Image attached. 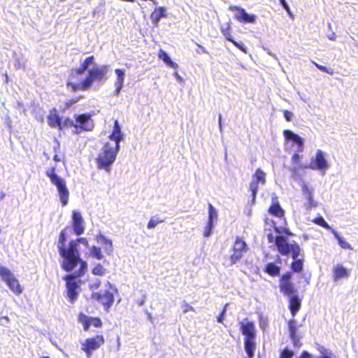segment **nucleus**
<instances>
[{
	"label": "nucleus",
	"mask_w": 358,
	"mask_h": 358,
	"mask_svg": "<svg viewBox=\"0 0 358 358\" xmlns=\"http://www.w3.org/2000/svg\"><path fill=\"white\" fill-rule=\"evenodd\" d=\"M294 351L288 349L287 348L283 349L280 354L279 358H292L294 356Z\"/></svg>",
	"instance_id": "44"
},
{
	"label": "nucleus",
	"mask_w": 358,
	"mask_h": 358,
	"mask_svg": "<svg viewBox=\"0 0 358 358\" xmlns=\"http://www.w3.org/2000/svg\"><path fill=\"white\" fill-rule=\"evenodd\" d=\"M292 244L287 243V238L282 236H276L275 245L278 252L282 255H287L290 253V248Z\"/></svg>",
	"instance_id": "19"
},
{
	"label": "nucleus",
	"mask_w": 358,
	"mask_h": 358,
	"mask_svg": "<svg viewBox=\"0 0 358 358\" xmlns=\"http://www.w3.org/2000/svg\"><path fill=\"white\" fill-rule=\"evenodd\" d=\"M0 278L14 294L19 295L22 292L23 289L18 280L8 268L0 266Z\"/></svg>",
	"instance_id": "6"
},
{
	"label": "nucleus",
	"mask_w": 358,
	"mask_h": 358,
	"mask_svg": "<svg viewBox=\"0 0 358 358\" xmlns=\"http://www.w3.org/2000/svg\"><path fill=\"white\" fill-rule=\"evenodd\" d=\"M313 64H315V66L319 69L322 72H324V73H327L329 75H333L334 74V70L331 68H327L323 65H320L316 62H313Z\"/></svg>",
	"instance_id": "46"
},
{
	"label": "nucleus",
	"mask_w": 358,
	"mask_h": 358,
	"mask_svg": "<svg viewBox=\"0 0 358 358\" xmlns=\"http://www.w3.org/2000/svg\"><path fill=\"white\" fill-rule=\"evenodd\" d=\"M307 200V203H306V208L308 209H312L313 208H315L317 206V203L314 201L313 195H311L309 196L305 197Z\"/></svg>",
	"instance_id": "45"
},
{
	"label": "nucleus",
	"mask_w": 358,
	"mask_h": 358,
	"mask_svg": "<svg viewBox=\"0 0 358 358\" xmlns=\"http://www.w3.org/2000/svg\"><path fill=\"white\" fill-rule=\"evenodd\" d=\"M162 222H163V220H160L159 218L152 217L149 220L147 227L149 229H154L155 227H156L158 224L162 223Z\"/></svg>",
	"instance_id": "41"
},
{
	"label": "nucleus",
	"mask_w": 358,
	"mask_h": 358,
	"mask_svg": "<svg viewBox=\"0 0 358 358\" xmlns=\"http://www.w3.org/2000/svg\"><path fill=\"white\" fill-rule=\"evenodd\" d=\"M290 253H292L293 259H299L301 258V257H303V255L301 254V248L297 244L292 245L290 248Z\"/></svg>",
	"instance_id": "38"
},
{
	"label": "nucleus",
	"mask_w": 358,
	"mask_h": 358,
	"mask_svg": "<svg viewBox=\"0 0 358 358\" xmlns=\"http://www.w3.org/2000/svg\"><path fill=\"white\" fill-rule=\"evenodd\" d=\"M229 10L236 12L234 18L242 23H254L256 16L254 14H248L245 10L237 6H231Z\"/></svg>",
	"instance_id": "14"
},
{
	"label": "nucleus",
	"mask_w": 358,
	"mask_h": 358,
	"mask_svg": "<svg viewBox=\"0 0 358 358\" xmlns=\"http://www.w3.org/2000/svg\"><path fill=\"white\" fill-rule=\"evenodd\" d=\"M266 183V173L261 169H257L255 173L252 175L251 182L250 183V190L252 192V200L255 201L259 185H264Z\"/></svg>",
	"instance_id": "12"
},
{
	"label": "nucleus",
	"mask_w": 358,
	"mask_h": 358,
	"mask_svg": "<svg viewBox=\"0 0 358 358\" xmlns=\"http://www.w3.org/2000/svg\"><path fill=\"white\" fill-rule=\"evenodd\" d=\"M268 211L271 215H275L277 217L280 218L284 216V210L279 205L277 199L273 198V203L269 208Z\"/></svg>",
	"instance_id": "29"
},
{
	"label": "nucleus",
	"mask_w": 358,
	"mask_h": 358,
	"mask_svg": "<svg viewBox=\"0 0 358 358\" xmlns=\"http://www.w3.org/2000/svg\"><path fill=\"white\" fill-rule=\"evenodd\" d=\"M96 241L103 245L105 252L111 255L113 252V242L110 239L107 238L104 235L100 234L96 237Z\"/></svg>",
	"instance_id": "20"
},
{
	"label": "nucleus",
	"mask_w": 358,
	"mask_h": 358,
	"mask_svg": "<svg viewBox=\"0 0 358 358\" xmlns=\"http://www.w3.org/2000/svg\"><path fill=\"white\" fill-rule=\"evenodd\" d=\"M100 285H101L100 280L99 279H96L95 280L90 282L89 286H90V289L94 290V289H97L99 287Z\"/></svg>",
	"instance_id": "50"
},
{
	"label": "nucleus",
	"mask_w": 358,
	"mask_h": 358,
	"mask_svg": "<svg viewBox=\"0 0 358 358\" xmlns=\"http://www.w3.org/2000/svg\"><path fill=\"white\" fill-rule=\"evenodd\" d=\"M245 350L248 357L252 358L254 356L255 350V339H244Z\"/></svg>",
	"instance_id": "31"
},
{
	"label": "nucleus",
	"mask_w": 358,
	"mask_h": 358,
	"mask_svg": "<svg viewBox=\"0 0 358 358\" xmlns=\"http://www.w3.org/2000/svg\"><path fill=\"white\" fill-rule=\"evenodd\" d=\"M221 33L226 38V39L231 42L237 48L244 53H247V47L243 43H238L234 40L231 36V27L230 22H227L222 25L220 28Z\"/></svg>",
	"instance_id": "15"
},
{
	"label": "nucleus",
	"mask_w": 358,
	"mask_h": 358,
	"mask_svg": "<svg viewBox=\"0 0 358 358\" xmlns=\"http://www.w3.org/2000/svg\"><path fill=\"white\" fill-rule=\"evenodd\" d=\"M213 228V224L211 223H208L206 227L204 229L203 236L205 237H209L211 234Z\"/></svg>",
	"instance_id": "49"
},
{
	"label": "nucleus",
	"mask_w": 358,
	"mask_h": 358,
	"mask_svg": "<svg viewBox=\"0 0 358 358\" xmlns=\"http://www.w3.org/2000/svg\"><path fill=\"white\" fill-rule=\"evenodd\" d=\"M74 241H76L77 245H78V243H81L85 245L86 247H89L88 241L85 238H79L75 240Z\"/></svg>",
	"instance_id": "53"
},
{
	"label": "nucleus",
	"mask_w": 358,
	"mask_h": 358,
	"mask_svg": "<svg viewBox=\"0 0 358 358\" xmlns=\"http://www.w3.org/2000/svg\"><path fill=\"white\" fill-rule=\"evenodd\" d=\"M35 117L38 121L42 122L43 120V113L36 114Z\"/></svg>",
	"instance_id": "60"
},
{
	"label": "nucleus",
	"mask_w": 358,
	"mask_h": 358,
	"mask_svg": "<svg viewBox=\"0 0 358 358\" xmlns=\"http://www.w3.org/2000/svg\"><path fill=\"white\" fill-rule=\"evenodd\" d=\"M284 136L287 140L294 141L299 146V151H302L303 148V139L299 135L294 134L290 130H285L283 132Z\"/></svg>",
	"instance_id": "25"
},
{
	"label": "nucleus",
	"mask_w": 358,
	"mask_h": 358,
	"mask_svg": "<svg viewBox=\"0 0 358 358\" xmlns=\"http://www.w3.org/2000/svg\"><path fill=\"white\" fill-rule=\"evenodd\" d=\"M90 255L96 258V259L101 260L103 258L101 249L96 246H92L90 248Z\"/></svg>",
	"instance_id": "36"
},
{
	"label": "nucleus",
	"mask_w": 358,
	"mask_h": 358,
	"mask_svg": "<svg viewBox=\"0 0 358 358\" xmlns=\"http://www.w3.org/2000/svg\"><path fill=\"white\" fill-rule=\"evenodd\" d=\"M265 271L272 276L278 275L280 273V267L273 263H268L266 266Z\"/></svg>",
	"instance_id": "34"
},
{
	"label": "nucleus",
	"mask_w": 358,
	"mask_h": 358,
	"mask_svg": "<svg viewBox=\"0 0 358 358\" xmlns=\"http://www.w3.org/2000/svg\"><path fill=\"white\" fill-rule=\"evenodd\" d=\"M301 156L299 154L295 153L293 155L292 157V161L294 164H296L298 165L299 160H300Z\"/></svg>",
	"instance_id": "54"
},
{
	"label": "nucleus",
	"mask_w": 358,
	"mask_h": 358,
	"mask_svg": "<svg viewBox=\"0 0 358 358\" xmlns=\"http://www.w3.org/2000/svg\"><path fill=\"white\" fill-rule=\"evenodd\" d=\"M124 138V134L117 120L115 121L113 132L109 136L110 142L106 143L96 158L97 168L109 173L115 161L120 150V143Z\"/></svg>",
	"instance_id": "2"
},
{
	"label": "nucleus",
	"mask_w": 358,
	"mask_h": 358,
	"mask_svg": "<svg viewBox=\"0 0 358 358\" xmlns=\"http://www.w3.org/2000/svg\"><path fill=\"white\" fill-rule=\"evenodd\" d=\"M84 219L81 213L78 211L73 210L72 212V227L74 233L77 236H80L84 233Z\"/></svg>",
	"instance_id": "16"
},
{
	"label": "nucleus",
	"mask_w": 358,
	"mask_h": 358,
	"mask_svg": "<svg viewBox=\"0 0 358 358\" xmlns=\"http://www.w3.org/2000/svg\"><path fill=\"white\" fill-rule=\"evenodd\" d=\"M241 331L245 336L244 339H255V327L252 322L243 320L241 323Z\"/></svg>",
	"instance_id": "18"
},
{
	"label": "nucleus",
	"mask_w": 358,
	"mask_h": 358,
	"mask_svg": "<svg viewBox=\"0 0 358 358\" xmlns=\"http://www.w3.org/2000/svg\"><path fill=\"white\" fill-rule=\"evenodd\" d=\"M110 287V284L108 282L104 289L92 294V298L101 303L106 310H108L114 302L113 293L109 290Z\"/></svg>",
	"instance_id": "8"
},
{
	"label": "nucleus",
	"mask_w": 358,
	"mask_h": 358,
	"mask_svg": "<svg viewBox=\"0 0 358 358\" xmlns=\"http://www.w3.org/2000/svg\"><path fill=\"white\" fill-rule=\"evenodd\" d=\"M75 117L76 123H74V122L70 118H66L64 121H62V120L61 126H59V129H63L69 127H73V132L79 133L83 130L91 131L93 129L94 124L90 115H75Z\"/></svg>",
	"instance_id": "4"
},
{
	"label": "nucleus",
	"mask_w": 358,
	"mask_h": 358,
	"mask_svg": "<svg viewBox=\"0 0 358 358\" xmlns=\"http://www.w3.org/2000/svg\"><path fill=\"white\" fill-rule=\"evenodd\" d=\"M61 120L62 118L57 114L56 109L53 108L50 111L48 116V124L50 127L59 129Z\"/></svg>",
	"instance_id": "23"
},
{
	"label": "nucleus",
	"mask_w": 358,
	"mask_h": 358,
	"mask_svg": "<svg viewBox=\"0 0 358 358\" xmlns=\"http://www.w3.org/2000/svg\"><path fill=\"white\" fill-rule=\"evenodd\" d=\"M3 320H6L7 322H8L10 320L7 316L0 317V325L6 326V324L3 322Z\"/></svg>",
	"instance_id": "59"
},
{
	"label": "nucleus",
	"mask_w": 358,
	"mask_h": 358,
	"mask_svg": "<svg viewBox=\"0 0 358 358\" xmlns=\"http://www.w3.org/2000/svg\"><path fill=\"white\" fill-rule=\"evenodd\" d=\"M284 136L287 140L294 141L299 146V151H302L303 148V139L299 135L294 134L290 130H285L283 132Z\"/></svg>",
	"instance_id": "27"
},
{
	"label": "nucleus",
	"mask_w": 358,
	"mask_h": 358,
	"mask_svg": "<svg viewBox=\"0 0 358 358\" xmlns=\"http://www.w3.org/2000/svg\"><path fill=\"white\" fill-rule=\"evenodd\" d=\"M227 306H228V304L227 303L224 306V309H223L221 315L217 317V322H220V323H222V321H223V316H224V313H226Z\"/></svg>",
	"instance_id": "56"
},
{
	"label": "nucleus",
	"mask_w": 358,
	"mask_h": 358,
	"mask_svg": "<svg viewBox=\"0 0 358 358\" xmlns=\"http://www.w3.org/2000/svg\"><path fill=\"white\" fill-rule=\"evenodd\" d=\"M78 321L83 324L85 331H88L91 326L101 327L102 325V322L99 318L90 317L84 313L79 315Z\"/></svg>",
	"instance_id": "17"
},
{
	"label": "nucleus",
	"mask_w": 358,
	"mask_h": 358,
	"mask_svg": "<svg viewBox=\"0 0 358 358\" xmlns=\"http://www.w3.org/2000/svg\"><path fill=\"white\" fill-rule=\"evenodd\" d=\"M284 136L287 140L294 141L299 146V151H302L303 148V139L299 135L294 134L290 130H285L283 132Z\"/></svg>",
	"instance_id": "24"
},
{
	"label": "nucleus",
	"mask_w": 358,
	"mask_h": 358,
	"mask_svg": "<svg viewBox=\"0 0 358 358\" xmlns=\"http://www.w3.org/2000/svg\"><path fill=\"white\" fill-rule=\"evenodd\" d=\"M301 191H302L303 195L305 197H306V196L310 197V196L313 195V191H314L313 188L310 187L306 182H304V181L301 182Z\"/></svg>",
	"instance_id": "39"
},
{
	"label": "nucleus",
	"mask_w": 358,
	"mask_h": 358,
	"mask_svg": "<svg viewBox=\"0 0 358 358\" xmlns=\"http://www.w3.org/2000/svg\"><path fill=\"white\" fill-rule=\"evenodd\" d=\"M65 241V234L62 231L59 235L57 248L60 256L63 258L62 268L67 272H70L79 264L80 273L78 275L85 274L87 268V264L80 259L76 241H71L69 246L66 248L64 245Z\"/></svg>",
	"instance_id": "3"
},
{
	"label": "nucleus",
	"mask_w": 358,
	"mask_h": 358,
	"mask_svg": "<svg viewBox=\"0 0 358 358\" xmlns=\"http://www.w3.org/2000/svg\"><path fill=\"white\" fill-rule=\"evenodd\" d=\"M80 96H76V97H73L72 99L71 100H68L66 103H65V105L63 107V110H66L67 108H69V107H71L73 103L78 102L80 99Z\"/></svg>",
	"instance_id": "48"
},
{
	"label": "nucleus",
	"mask_w": 358,
	"mask_h": 358,
	"mask_svg": "<svg viewBox=\"0 0 358 358\" xmlns=\"http://www.w3.org/2000/svg\"><path fill=\"white\" fill-rule=\"evenodd\" d=\"M248 246L246 243L241 238H236L233 248V254L231 255L230 259L232 264L236 263L247 252Z\"/></svg>",
	"instance_id": "13"
},
{
	"label": "nucleus",
	"mask_w": 358,
	"mask_h": 358,
	"mask_svg": "<svg viewBox=\"0 0 358 358\" xmlns=\"http://www.w3.org/2000/svg\"><path fill=\"white\" fill-rule=\"evenodd\" d=\"M289 331L291 338L294 339L296 333V322L293 320L289 322Z\"/></svg>",
	"instance_id": "43"
},
{
	"label": "nucleus",
	"mask_w": 358,
	"mask_h": 358,
	"mask_svg": "<svg viewBox=\"0 0 358 358\" xmlns=\"http://www.w3.org/2000/svg\"><path fill=\"white\" fill-rule=\"evenodd\" d=\"M289 308L292 316L294 317L301 308V300L296 294L291 296Z\"/></svg>",
	"instance_id": "28"
},
{
	"label": "nucleus",
	"mask_w": 358,
	"mask_h": 358,
	"mask_svg": "<svg viewBox=\"0 0 358 358\" xmlns=\"http://www.w3.org/2000/svg\"><path fill=\"white\" fill-rule=\"evenodd\" d=\"M281 5L282 6V7L285 9V10L287 12V13L290 15V16H293L292 14V12L290 10V8H289V6H288V4L287 3L286 1L285 0H279Z\"/></svg>",
	"instance_id": "51"
},
{
	"label": "nucleus",
	"mask_w": 358,
	"mask_h": 358,
	"mask_svg": "<svg viewBox=\"0 0 358 358\" xmlns=\"http://www.w3.org/2000/svg\"><path fill=\"white\" fill-rule=\"evenodd\" d=\"M293 262L292 264V269L294 272H300L303 269V257H301V258L293 259Z\"/></svg>",
	"instance_id": "37"
},
{
	"label": "nucleus",
	"mask_w": 358,
	"mask_h": 358,
	"mask_svg": "<svg viewBox=\"0 0 358 358\" xmlns=\"http://www.w3.org/2000/svg\"><path fill=\"white\" fill-rule=\"evenodd\" d=\"M275 238L271 233H268L267 234V239L269 243H275Z\"/></svg>",
	"instance_id": "57"
},
{
	"label": "nucleus",
	"mask_w": 358,
	"mask_h": 358,
	"mask_svg": "<svg viewBox=\"0 0 358 358\" xmlns=\"http://www.w3.org/2000/svg\"><path fill=\"white\" fill-rule=\"evenodd\" d=\"M293 114L288 110H284V117L287 121L290 122L292 120Z\"/></svg>",
	"instance_id": "55"
},
{
	"label": "nucleus",
	"mask_w": 358,
	"mask_h": 358,
	"mask_svg": "<svg viewBox=\"0 0 358 358\" xmlns=\"http://www.w3.org/2000/svg\"><path fill=\"white\" fill-rule=\"evenodd\" d=\"M299 358H311V356L308 352L304 351L301 353Z\"/></svg>",
	"instance_id": "58"
},
{
	"label": "nucleus",
	"mask_w": 358,
	"mask_h": 358,
	"mask_svg": "<svg viewBox=\"0 0 358 358\" xmlns=\"http://www.w3.org/2000/svg\"><path fill=\"white\" fill-rule=\"evenodd\" d=\"M46 174L50 179L51 182L57 187L62 206H66L69 202V192L64 180L55 173L54 168L48 170Z\"/></svg>",
	"instance_id": "5"
},
{
	"label": "nucleus",
	"mask_w": 358,
	"mask_h": 358,
	"mask_svg": "<svg viewBox=\"0 0 358 358\" xmlns=\"http://www.w3.org/2000/svg\"><path fill=\"white\" fill-rule=\"evenodd\" d=\"M274 229L275 231V232L278 234H282V233H285L287 235H291L292 234L289 231V230L287 229H280V228L277 227H274Z\"/></svg>",
	"instance_id": "52"
},
{
	"label": "nucleus",
	"mask_w": 358,
	"mask_h": 358,
	"mask_svg": "<svg viewBox=\"0 0 358 358\" xmlns=\"http://www.w3.org/2000/svg\"><path fill=\"white\" fill-rule=\"evenodd\" d=\"M313 222L327 229H332L322 217H319L314 219Z\"/></svg>",
	"instance_id": "42"
},
{
	"label": "nucleus",
	"mask_w": 358,
	"mask_h": 358,
	"mask_svg": "<svg viewBox=\"0 0 358 358\" xmlns=\"http://www.w3.org/2000/svg\"><path fill=\"white\" fill-rule=\"evenodd\" d=\"M350 275L349 271L342 264H336L333 268V278L334 281H337L341 278H347Z\"/></svg>",
	"instance_id": "21"
},
{
	"label": "nucleus",
	"mask_w": 358,
	"mask_h": 358,
	"mask_svg": "<svg viewBox=\"0 0 358 358\" xmlns=\"http://www.w3.org/2000/svg\"><path fill=\"white\" fill-rule=\"evenodd\" d=\"M298 94L299 95V96L301 97V99L302 100H303L305 102H307L308 101L306 100V99L304 97V96L303 95V93H301L300 92H298Z\"/></svg>",
	"instance_id": "63"
},
{
	"label": "nucleus",
	"mask_w": 358,
	"mask_h": 358,
	"mask_svg": "<svg viewBox=\"0 0 358 358\" xmlns=\"http://www.w3.org/2000/svg\"><path fill=\"white\" fill-rule=\"evenodd\" d=\"M164 17H166V9L162 6L155 8L150 15L152 24L155 27H158L160 19Z\"/></svg>",
	"instance_id": "22"
},
{
	"label": "nucleus",
	"mask_w": 358,
	"mask_h": 358,
	"mask_svg": "<svg viewBox=\"0 0 358 358\" xmlns=\"http://www.w3.org/2000/svg\"><path fill=\"white\" fill-rule=\"evenodd\" d=\"M181 308L183 313H187L189 311H194V308L185 301H183L181 304Z\"/></svg>",
	"instance_id": "47"
},
{
	"label": "nucleus",
	"mask_w": 358,
	"mask_h": 358,
	"mask_svg": "<svg viewBox=\"0 0 358 358\" xmlns=\"http://www.w3.org/2000/svg\"><path fill=\"white\" fill-rule=\"evenodd\" d=\"M158 57L163 60L164 62V63L166 64L167 66L171 67V68H173V69H177L178 68V64L173 62L171 58L169 57V55H167V53L164 50H159V52H158Z\"/></svg>",
	"instance_id": "30"
},
{
	"label": "nucleus",
	"mask_w": 358,
	"mask_h": 358,
	"mask_svg": "<svg viewBox=\"0 0 358 358\" xmlns=\"http://www.w3.org/2000/svg\"><path fill=\"white\" fill-rule=\"evenodd\" d=\"M217 211L211 203L208 205V223L213 224L215 220H217Z\"/></svg>",
	"instance_id": "35"
},
{
	"label": "nucleus",
	"mask_w": 358,
	"mask_h": 358,
	"mask_svg": "<svg viewBox=\"0 0 358 358\" xmlns=\"http://www.w3.org/2000/svg\"><path fill=\"white\" fill-rule=\"evenodd\" d=\"M197 45L200 48V51H198L199 53H200V52L207 53V51H206V48L203 46L200 45L199 44H197Z\"/></svg>",
	"instance_id": "62"
},
{
	"label": "nucleus",
	"mask_w": 358,
	"mask_h": 358,
	"mask_svg": "<svg viewBox=\"0 0 358 358\" xmlns=\"http://www.w3.org/2000/svg\"><path fill=\"white\" fill-rule=\"evenodd\" d=\"M305 168L319 171L322 175H324L326 171L329 168L325 153L321 150H317L315 155L311 158L310 164Z\"/></svg>",
	"instance_id": "7"
},
{
	"label": "nucleus",
	"mask_w": 358,
	"mask_h": 358,
	"mask_svg": "<svg viewBox=\"0 0 358 358\" xmlns=\"http://www.w3.org/2000/svg\"><path fill=\"white\" fill-rule=\"evenodd\" d=\"M79 273L80 269L73 274L67 275L64 278L66 281L67 296L71 303H73L78 294V284L76 281V278L82 276V275H78ZM83 275L84 274H83Z\"/></svg>",
	"instance_id": "9"
},
{
	"label": "nucleus",
	"mask_w": 358,
	"mask_h": 358,
	"mask_svg": "<svg viewBox=\"0 0 358 358\" xmlns=\"http://www.w3.org/2000/svg\"><path fill=\"white\" fill-rule=\"evenodd\" d=\"M104 338L101 335H97L95 337L87 338L81 344V350H83L87 357L92 356V352L98 350L103 343Z\"/></svg>",
	"instance_id": "10"
},
{
	"label": "nucleus",
	"mask_w": 358,
	"mask_h": 358,
	"mask_svg": "<svg viewBox=\"0 0 358 358\" xmlns=\"http://www.w3.org/2000/svg\"><path fill=\"white\" fill-rule=\"evenodd\" d=\"M218 123H219L220 131L222 132V115L221 114L219 115Z\"/></svg>",
	"instance_id": "61"
},
{
	"label": "nucleus",
	"mask_w": 358,
	"mask_h": 358,
	"mask_svg": "<svg viewBox=\"0 0 358 358\" xmlns=\"http://www.w3.org/2000/svg\"><path fill=\"white\" fill-rule=\"evenodd\" d=\"M331 233L334 235L335 238L337 239L339 245L343 249H349L352 250L351 245L347 242L344 238L339 236V234L334 230L331 229Z\"/></svg>",
	"instance_id": "33"
},
{
	"label": "nucleus",
	"mask_w": 358,
	"mask_h": 358,
	"mask_svg": "<svg viewBox=\"0 0 358 358\" xmlns=\"http://www.w3.org/2000/svg\"><path fill=\"white\" fill-rule=\"evenodd\" d=\"M280 292L286 296H292L297 293L294 284L292 281V273L287 272L283 274L279 281Z\"/></svg>",
	"instance_id": "11"
},
{
	"label": "nucleus",
	"mask_w": 358,
	"mask_h": 358,
	"mask_svg": "<svg viewBox=\"0 0 358 358\" xmlns=\"http://www.w3.org/2000/svg\"><path fill=\"white\" fill-rule=\"evenodd\" d=\"M92 273L95 275L103 276L106 274V269L101 264H96L94 266Z\"/></svg>",
	"instance_id": "40"
},
{
	"label": "nucleus",
	"mask_w": 358,
	"mask_h": 358,
	"mask_svg": "<svg viewBox=\"0 0 358 358\" xmlns=\"http://www.w3.org/2000/svg\"><path fill=\"white\" fill-rule=\"evenodd\" d=\"M284 136L287 140L294 141L299 146V151H302L303 148V139L299 135L294 134L290 130H285L283 132Z\"/></svg>",
	"instance_id": "26"
},
{
	"label": "nucleus",
	"mask_w": 358,
	"mask_h": 358,
	"mask_svg": "<svg viewBox=\"0 0 358 358\" xmlns=\"http://www.w3.org/2000/svg\"><path fill=\"white\" fill-rule=\"evenodd\" d=\"M95 57L94 55L86 57L81 62L79 67L75 69L69 75L67 85L73 90H87L90 88L94 82H103L107 79V73L108 66L102 65L101 66H94L87 71L86 76L80 80L76 82L74 80L76 76L83 75L90 65L94 64Z\"/></svg>",
	"instance_id": "1"
},
{
	"label": "nucleus",
	"mask_w": 358,
	"mask_h": 358,
	"mask_svg": "<svg viewBox=\"0 0 358 358\" xmlns=\"http://www.w3.org/2000/svg\"><path fill=\"white\" fill-rule=\"evenodd\" d=\"M54 160L55 162H60L61 161V158H60V157L58 155H55L54 156Z\"/></svg>",
	"instance_id": "64"
},
{
	"label": "nucleus",
	"mask_w": 358,
	"mask_h": 358,
	"mask_svg": "<svg viewBox=\"0 0 358 358\" xmlns=\"http://www.w3.org/2000/svg\"><path fill=\"white\" fill-rule=\"evenodd\" d=\"M115 73L117 74V80L115 81V90H121L123 85V82L124 79L125 72L124 70L117 69L115 70Z\"/></svg>",
	"instance_id": "32"
}]
</instances>
